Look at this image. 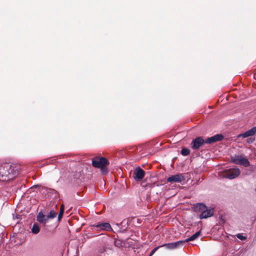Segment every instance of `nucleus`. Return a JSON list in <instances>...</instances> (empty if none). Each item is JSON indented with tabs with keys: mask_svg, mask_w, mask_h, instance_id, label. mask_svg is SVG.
<instances>
[{
	"mask_svg": "<svg viewBox=\"0 0 256 256\" xmlns=\"http://www.w3.org/2000/svg\"><path fill=\"white\" fill-rule=\"evenodd\" d=\"M56 216V213L54 210H52L50 212L47 214L48 220L52 219L54 218Z\"/></svg>",
	"mask_w": 256,
	"mask_h": 256,
	"instance_id": "obj_16",
	"label": "nucleus"
},
{
	"mask_svg": "<svg viewBox=\"0 0 256 256\" xmlns=\"http://www.w3.org/2000/svg\"><path fill=\"white\" fill-rule=\"evenodd\" d=\"M108 164V160L104 157L96 156L92 159V166L95 168H100L103 174H106L107 172L106 166Z\"/></svg>",
	"mask_w": 256,
	"mask_h": 256,
	"instance_id": "obj_3",
	"label": "nucleus"
},
{
	"mask_svg": "<svg viewBox=\"0 0 256 256\" xmlns=\"http://www.w3.org/2000/svg\"><path fill=\"white\" fill-rule=\"evenodd\" d=\"M155 250H154V249L152 250V251L151 252H150V256H152V254H154L155 252Z\"/></svg>",
	"mask_w": 256,
	"mask_h": 256,
	"instance_id": "obj_21",
	"label": "nucleus"
},
{
	"mask_svg": "<svg viewBox=\"0 0 256 256\" xmlns=\"http://www.w3.org/2000/svg\"><path fill=\"white\" fill-rule=\"evenodd\" d=\"M36 220L43 226H45L46 224L49 221L47 215L44 214L42 211L38 213L36 216Z\"/></svg>",
	"mask_w": 256,
	"mask_h": 256,
	"instance_id": "obj_8",
	"label": "nucleus"
},
{
	"mask_svg": "<svg viewBox=\"0 0 256 256\" xmlns=\"http://www.w3.org/2000/svg\"><path fill=\"white\" fill-rule=\"evenodd\" d=\"M64 212V207L63 205L61 206L60 211L58 216V220H60L62 218Z\"/></svg>",
	"mask_w": 256,
	"mask_h": 256,
	"instance_id": "obj_17",
	"label": "nucleus"
},
{
	"mask_svg": "<svg viewBox=\"0 0 256 256\" xmlns=\"http://www.w3.org/2000/svg\"><path fill=\"white\" fill-rule=\"evenodd\" d=\"M200 234H201V232L200 231H198V232H196L192 236L188 238H187L185 240H184V242L194 240L197 238H198L200 235Z\"/></svg>",
	"mask_w": 256,
	"mask_h": 256,
	"instance_id": "obj_15",
	"label": "nucleus"
},
{
	"mask_svg": "<svg viewBox=\"0 0 256 256\" xmlns=\"http://www.w3.org/2000/svg\"><path fill=\"white\" fill-rule=\"evenodd\" d=\"M184 243V241L180 240L175 242L166 244L162 246H164L168 249H174L179 247L180 245L183 244Z\"/></svg>",
	"mask_w": 256,
	"mask_h": 256,
	"instance_id": "obj_9",
	"label": "nucleus"
},
{
	"mask_svg": "<svg viewBox=\"0 0 256 256\" xmlns=\"http://www.w3.org/2000/svg\"><path fill=\"white\" fill-rule=\"evenodd\" d=\"M97 227L99 228L100 229L105 230H112L111 226L108 223H102L98 224L96 226Z\"/></svg>",
	"mask_w": 256,
	"mask_h": 256,
	"instance_id": "obj_12",
	"label": "nucleus"
},
{
	"mask_svg": "<svg viewBox=\"0 0 256 256\" xmlns=\"http://www.w3.org/2000/svg\"><path fill=\"white\" fill-rule=\"evenodd\" d=\"M144 171L140 167H138L134 170L132 176L136 181H140L144 178Z\"/></svg>",
	"mask_w": 256,
	"mask_h": 256,
	"instance_id": "obj_6",
	"label": "nucleus"
},
{
	"mask_svg": "<svg viewBox=\"0 0 256 256\" xmlns=\"http://www.w3.org/2000/svg\"><path fill=\"white\" fill-rule=\"evenodd\" d=\"M184 176L182 174H176L170 176L167 178V182H182L185 180Z\"/></svg>",
	"mask_w": 256,
	"mask_h": 256,
	"instance_id": "obj_7",
	"label": "nucleus"
},
{
	"mask_svg": "<svg viewBox=\"0 0 256 256\" xmlns=\"http://www.w3.org/2000/svg\"><path fill=\"white\" fill-rule=\"evenodd\" d=\"M206 207L205 205L202 204H197L194 206V209L196 212H202Z\"/></svg>",
	"mask_w": 256,
	"mask_h": 256,
	"instance_id": "obj_13",
	"label": "nucleus"
},
{
	"mask_svg": "<svg viewBox=\"0 0 256 256\" xmlns=\"http://www.w3.org/2000/svg\"><path fill=\"white\" fill-rule=\"evenodd\" d=\"M254 140V138H250L247 139L246 142L248 144H251V143L253 142Z\"/></svg>",
	"mask_w": 256,
	"mask_h": 256,
	"instance_id": "obj_20",
	"label": "nucleus"
},
{
	"mask_svg": "<svg viewBox=\"0 0 256 256\" xmlns=\"http://www.w3.org/2000/svg\"><path fill=\"white\" fill-rule=\"evenodd\" d=\"M31 230H32V232L34 234H38L40 230V227L39 224L36 222L34 223L32 228Z\"/></svg>",
	"mask_w": 256,
	"mask_h": 256,
	"instance_id": "obj_14",
	"label": "nucleus"
},
{
	"mask_svg": "<svg viewBox=\"0 0 256 256\" xmlns=\"http://www.w3.org/2000/svg\"><path fill=\"white\" fill-rule=\"evenodd\" d=\"M240 173V170L237 168H230L223 171L220 176L223 178L234 179L238 177Z\"/></svg>",
	"mask_w": 256,
	"mask_h": 256,
	"instance_id": "obj_4",
	"label": "nucleus"
},
{
	"mask_svg": "<svg viewBox=\"0 0 256 256\" xmlns=\"http://www.w3.org/2000/svg\"><path fill=\"white\" fill-rule=\"evenodd\" d=\"M256 133V126L253 127L250 130L246 132L243 134H240L238 136V138H247L254 136Z\"/></svg>",
	"mask_w": 256,
	"mask_h": 256,
	"instance_id": "obj_11",
	"label": "nucleus"
},
{
	"mask_svg": "<svg viewBox=\"0 0 256 256\" xmlns=\"http://www.w3.org/2000/svg\"><path fill=\"white\" fill-rule=\"evenodd\" d=\"M158 248H159V247H156V248H155L154 249V250H155V252H156V250H158Z\"/></svg>",
	"mask_w": 256,
	"mask_h": 256,
	"instance_id": "obj_22",
	"label": "nucleus"
},
{
	"mask_svg": "<svg viewBox=\"0 0 256 256\" xmlns=\"http://www.w3.org/2000/svg\"><path fill=\"white\" fill-rule=\"evenodd\" d=\"M190 152V150L188 148H183L181 151V154L184 156H188Z\"/></svg>",
	"mask_w": 256,
	"mask_h": 256,
	"instance_id": "obj_18",
	"label": "nucleus"
},
{
	"mask_svg": "<svg viewBox=\"0 0 256 256\" xmlns=\"http://www.w3.org/2000/svg\"><path fill=\"white\" fill-rule=\"evenodd\" d=\"M232 161L236 164L242 165L247 167L250 166V162L246 158L241 156H237L232 158Z\"/></svg>",
	"mask_w": 256,
	"mask_h": 256,
	"instance_id": "obj_5",
	"label": "nucleus"
},
{
	"mask_svg": "<svg viewBox=\"0 0 256 256\" xmlns=\"http://www.w3.org/2000/svg\"><path fill=\"white\" fill-rule=\"evenodd\" d=\"M223 138L222 134H216L212 137L208 138L204 140L202 137H198L192 141L191 144L192 148L193 150H198L205 143L212 144L222 140Z\"/></svg>",
	"mask_w": 256,
	"mask_h": 256,
	"instance_id": "obj_2",
	"label": "nucleus"
},
{
	"mask_svg": "<svg viewBox=\"0 0 256 256\" xmlns=\"http://www.w3.org/2000/svg\"><path fill=\"white\" fill-rule=\"evenodd\" d=\"M214 214V210L213 208L210 209H205L200 216V219L202 218H208L212 216Z\"/></svg>",
	"mask_w": 256,
	"mask_h": 256,
	"instance_id": "obj_10",
	"label": "nucleus"
},
{
	"mask_svg": "<svg viewBox=\"0 0 256 256\" xmlns=\"http://www.w3.org/2000/svg\"><path fill=\"white\" fill-rule=\"evenodd\" d=\"M236 237L240 239V240H244L246 239V237L244 236H243L241 234H238L236 235Z\"/></svg>",
	"mask_w": 256,
	"mask_h": 256,
	"instance_id": "obj_19",
	"label": "nucleus"
},
{
	"mask_svg": "<svg viewBox=\"0 0 256 256\" xmlns=\"http://www.w3.org/2000/svg\"><path fill=\"white\" fill-rule=\"evenodd\" d=\"M18 174V166L10 163L0 164V181L8 182L14 178Z\"/></svg>",
	"mask_w": 256,
	"mask_h": 256,
	"instance_id": "obj_1",
	"label": "nucleus"
}]
</instances>
